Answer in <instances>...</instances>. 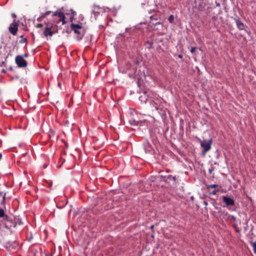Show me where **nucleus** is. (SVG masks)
<instances>
[{
	"label": "nucleus",
	"instance_id": "obj_20",
	"mask_svg": "<svg viewBox=\"0 0 256 256\" xmlns=\"http://www.w3.org/2000/svg\"><path fill=\"white\" fill-rule=\"evenodd\" d=\"M5 198H6V194H4V196H3L2 200V204L4 203Z\"/></svg>",
	"mask_w": 256,
	"mask_h": 256
},
{
	"label": "nucleus",
	"instance_id": "obj_8",
	"mask_svg": "<svg viewBox=\"0 0 256 256\" xmlns=\"http://www.w3.org/2000/svg\"><path fill=\"white\" fill-rule=\"evenodd\" d=\"M18 24L15 20H14V22L10 26L9 30L13 35L16 34L18 30Z\"/></svg>",
	"mask_w": 256,
	"mask_h": 256
},
{
	"label": "nucleus",
	"instance_id": "obj_12",
	"mask_svg": "<svg viewBox=\"0 0 256 256\" xmlns=\"http://www.w3.org/2000/svg\"><path fill=\"white\" fill-rule=\"evenodd\" d=\"M14 221L16 224L20 225L22 224V222L21 220L19 218H14Z\"/></svg>",
	"mask_w": 256,
	"mask_h": 256
},
{
	"label": "nucleus",
	"instance_id": "obj_7",
	"mask_svg": "<svg viewBox=\"0 0 256 256\" xmlns=\"http://www.w3.org/2000/svg\"><path fill=\"white\" fill-rule=\"evenodd\" d=\"M104 12V10L102 8H100L98 6H94V10H92V14L94 15V18L95 20L96 19L97 16Z\"/></svg>",
	"mask_w": 256,
	"mask_h": 256
},
{
	"label": "nucleus",
	"instance_id": "obj_1",
	"mask_svg": "<svg viewBox=\"0 0 256 256\" xmlns=\"http://www.w3.org/2000/svg\"><path fill=\"white\" fill-rule=\"evenodd\" d=\"M52 14V16L53 17L58 16V20H54V22L56 23H59L62 22V24H64L66 23V21L65 20V16L61 10H58L56 12H52V11H48L44 13H41L40 17L38 18V20L41 18H45L46 16Z\"/></svg>",
	"mask_w": 256,
	"mask_h": 256
},
{
	"label": "nucleus",
	"instance_id": "obj_15",
	"mask_svg": "<svg viewBox=\"0 0 256 256\" xmlns=\"http://www.w3.org/2000/svg\"><path fill=\"white\" fill-rule=\"evenodd\" d=\"M168 20L170 23L173 22L174 20V16L173 15H170L168 18Z\"/></svg>",
	"mask_w": 256,
	"mask_h": 256
},
{
	"label": "nucleus",
	"instance_id": "obj_25",
	"mask_svg": "<svg viewBox=\"0 0 256 256\" xmlns=\"http://www.w3.org/2000/svg\"><path fill=\"white\" fill-rule=\"evenodd\" d=\"M2 154L0 153V160L2 158Z\"/></svg>",
	"mask_w": 256,
	"mask_h": 256
},
{
	"label": "nucleus",
	"instance_id": "obj_6",
	"mask_svg": "<svg viewBox=\"0 0 256 256\" xmlns=\"http://www.w3.org/2000/svg\"><path fill=\"white\" fill-rule=\"evenodd\" d=\"M16 63L18 67L24 68L27 66V62L21 56H17L16 58Z\"/></svg>",
	"mask_w": 256,
	"mask_h": 256
},
{
	"label": "nucleus",
	"instance_id": "obj_10",
	"mask_svg": "<svg viewBox=\"0 0 256 256\" xmlns=\"http://www.w3.org/2000/svg\"><path fill=\"white\" fill-rule=\"evenodd\" d=\"M54 32L51 30L50 28L46 27L44 31V34L46 36H52Z\"/></svg>",
	"mask_w": 256,
	"mask_h": 256
},
{
	"label": "nucleus",
	"instance_id": "obj_27",
	"mask_svg": "<svg viewBox=\"0 0 256 256\" xmlns=\"http://www.w3.org/2000/svg\"><path fill=\"white\" fill-rule=\"evenodd\" d=\"M209 172H210V173H211V172H212V169H210V170H209Z\"/></svg>",
	"mask_w": 256,
	"mask_h": 256
},
{
	"label": "nucleus",
	"instance_id": "obj_14",
	"mask_svg": "<svg viewBox=\"0 0 256 256\" xmlns=\"http://www.w3.org/2000/svg\"><path fill=\"white\" fill-rule=\"evenodd\" d=\"M5 216L4 212L2 209L0 208V218H3Z\"/></svg>",
	"mask_w": 256,
	"mask_h": 256
},
{
	"label": "nucleus",
	"instance_id": "obj_29",
	"mask_svg": "<svg viewBox=\"0 0 256 256\" xmlns=\"http://www.w3.org/2000/svg\"><path fill=\"white\" fill-rule=\"evenodd\" d=\"M154 228V226H150V228H151L152 229V228Z\"/></svg>",
	"mask_w": 256,
	"mask_h": 256
},
{
	"label": "nucleus",
	"instance_id": "obj_19",
	"mask_svg": "<svg viewBox=\"0 0 256 256\" xmlns=\"http://www.w3.org/2000/svg\"><path fill=\"white\" fill-rule=\"evenodd\" d=\"M218 192V190H214L211 192V194H216L217 193V192Z\"/></svg>",
	"mask_w": 256,
	"mask_h": 256
},
{
	"label": "nucleus",
	"instance_id": "obj_23",
	"mask_svg": "<svg viewBox=\"0 0 256 256\" xmlns=\"http://www.w3.org/2000/svg\"><path fill=\"white\" fill-rule=\"evenodd\" d=\"M12 16L14 18H16V15L14 14H12Z\"/></svg>",
	"mask_w": 256,
	"mask_h": 256
},
{
	"label": "nucleus",
	"instance_id": "obj_5",
	"mask_svg": "<svg viewBox=\"0 0 256 256\" xmlns=\"http://www.w3.org/2000/svg\"><path fill=\"white\" fill-rule=\"evenodd\" d=\"M150 109L154 114H160L162 108L159 104L154 102H150Z\"/></svg>",
	"mask_w": 256,
	"mask_h": 256
},
{
	"label": "nucleus",
	"instance_id": "obj_13",
	"mask_svg": "<svg viewBox=\"0 0 256 256\" xmlns=\"http://www.w3.org/2000/svg\"><path fill=\"white\" fill-rule=\"evenodd\" d=\"M250 244H252V246H253L254 251V253L256 254V241L254 242H250Z\"/></svg>",
	"mask_w": 256,
	"mask_h": 256
},
{
	"label": "nucleus",
	"instance_id": "obj_9",
	"mask_svg": "<svg viewBox=\"0 0 256 256\" xmlns=\"http://www.w3.org/2000/svg\"><path fill=\"white\" fill-rule=\"evenodd\" d=\"M150 20H151L150 27L152 28H153L154 30H158V28H154L156 26H158V25L160 26L161 28L163 27V25L160 22H153V20H158L157 18H155L153 16H150Z\"/></svg>",
	"mask_w": 256,
	"mask_h": 256
},
{
	"label": "nucleus",
	"instance_id": "obj_2",
	"mask_svg": "<svg viewBox=\"0 0 256 256\" xmlns=\"http://www.w3.org/2000/svg\"><path fill=\"white\" fill-rule=\"evenodd\" d=\"M70 27L74 31V33L78 34L76 38L77 40H80L82 39L84 36V34H81L80 30L82 29V26L79 24H72Z\"/></svg>",
	"mask_w": 256,
	"mask_h": 256
},
{
	"label": "nucleus",
	"instance_id": "obj_22",
	"mask_svg": "<svg viewBox=\"0 0 256 256\" xmlns=\"http://www.w3.org/2000/svg\"><path fill=\"white\" fill-rule=\"evenodd\" d=\"M42 26V24H38L37 25V27L38 28H40V27H41Z\"/></svg>",
	"mask_w": 256,
	"mask_h": 256
},
{
	"label": "nucleus",
	"instance_id": "obj_24",
	"mask_svg": "<svg viewBox=\"0 0 256 256\" xmlns=\"http://www.w3.org/2000/svg\"><path fill=\"white\" fill-rule=\"evenodd\" d=\"M147 146H148V148H150V144H147Z\"/></svg>",
	"mask_w": 256,
	"mask_h": 256
},
{
	"label": "nucleus",
	"instance_id": "obj_18",
	"mask_svg": "<svg viewBox=\"0 0 256 256\" xmlns=\"http://www.w3.org/2000/svg\"><path fill=\"white\" fill-rule=\"evenodd\" d=\"M196 50V48L195 47H192L190 50V52L192 53H194V52Z\"/></svg>",
	"mask_w": 256,
	"mask_h": 256
},
{
	"label": "nucleus",
	"instance_id": "obj_26",
	"mask_svg": "<svg viewBox=\"0 0 256 256\" xmlns=\"http://www.w3.org/2000/svg\"><path fill=\"white\" fill-rule=\"evenodd\" d=\"M178 57L180 58H182V55H178Z\"/></svg>",
	"mask_w": 256,
	"mask_h": 256
},
{
	"label": "nucleus",
	"instance_id": "obj_16",
	"mask_svg": "<svg viewBox=\"0 0 256 256\" xmlns=\"http://www.w3.org/2000/svg\"><path fill=\"white\" fill-rule=\"evenodd\" d=\"M168 178H169L170 180H172L174 181H176V178L175 176H168Z\"/></svg>",
	"mask_w": 256,
	"mask_h": 256
},
{
	"label": "nucleus",
	"instance_id": "obj_21",
	"mask_svg": "<svg viewBox=\"0 0 256 256\" xmlns=\"http://www.w3.org/2000/svg\"><path fill=\"white\" fill-rule=\"evenodd\" d=\"M216 6H220V4L218 2H216Z\"/></svg>",
	"mask_w": 256,
	"mask_h": 256
},
{
	"label": "nucleus",
	"instance_id": "obj_17",
	"mask_svg": "<svg viewBox=\"0 0 256 256\" xmlns=\"http://www.w3.org/2000/svg\"><path fill=\"white\" fill-rule=\"evenodd\" d=\"M217 186L216 184H210V186H208V188H214L215 187H216Z\"/></svg>",
	"mask_w": 256,
	"mask_h": 256
},
{
	"label": "nucleus",
	"instance_id": "obj_4",
	"mask_svg": "<svg viewBox=\"0 0 256 256\" xmlns=\"http://www.w3.org/2000/svg\"><path fill=\"white\" fill-rule=\"evenodd\" d=\"M222 198L224 203V207L228 208L234 205V200L232 198L226 196H223Z\"/></svg>",
	"mask_w": 256,
	"mask_h": 256
},
{
	"label": "nucleus",
	"instance_id": "obj_28",
	"mask_svg": "<svg viewBox=\"0 0 256 256\" xmlns=\"http://www.w3.org/2000/svg\"><path fill=\"white\" fill-rule=\"evenodd\" d=\"M204 204L205 205H207V202H204Z\"/></svg>",
	"mask_w": 256,
	"mask_h": 256
},
{
	"label": "nucleus",
	"instance_id": "obj_11",
	"mask_svg": "<svg viewBox=\"0 0 256 256\" xmlns=\"http://www.w3.org/2000/svg\"><path fill=\"white\" fill-rule=\"evenodd\" d=\"M236 22V26L240 30H242L244 28V24L242 22L239 18L235 19Z\"/></svg>",
	"mask_w": 256,
	"mask_h": 256
},
{
	"label": "nucleus",
	"instance_id": "obj_3",
	"mask_svg": "<svg viewBox=\"0 0 256 256\" xmlns=\"http://www.w3.org/2000/svg\"><path fill=\"white\" fill-rule=\"evenodd\" d=\"M212 140H204L200 142V146L203 148L202 154L204 155L211 148Z\"/></svg>",
	"mask_w": 256,
	"mask_h": 256
}]
</instances>
